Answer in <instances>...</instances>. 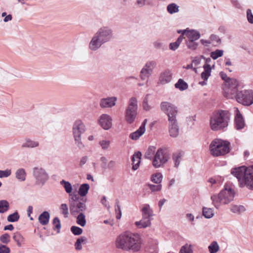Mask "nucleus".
Listing matches in <instances>:
<instances>
[{
	"instance_id": "obj_35",
	"label": "nucleus",
	"mask_w": 253,
	"mask_h": 253,
	"mask_svg": "<svg viewBox=\"0 0 253 253\" xmlns=\"http://www.w3.org/2000/svg\"><path fill=\"white\" fill-rule=\"evenodd\" d=\"M89 187V185L88 184L84 183L81 184L78 191L79 195L83 197L85 196L88 193Z\"/></svg>"
},
{
	"instance_id": "obj_32",
	"label": "nucleus",
	"mask_w": 253,
	"mask_h": 253,
	"mask_svg": "<svg viewBox=\"0 0 253 253\" xmlns=\"http://www.w3.org/2000/svg\"><path fill=\"white\" fill-rule=\"evenodd\" d=\"M49 217L50 214L48 212L45 211L39 215L38 219L41 224L45 225L48 224Z\"/></svg>"
},
{
	"instance_id": "obj_17",
	"label": "nucleus",
	"mask_w": 253,
	"mask_h": 253,
	"mask_svg": "<svg viewBox=\"0 0 253 253\" xmlns=\"http://www.w3.org/2000/svg\"><path fill=\"white\" fill-rule=\"evenodd\" d=\"M147 123V120L145 119L136 130L129 134V138L132 140H138L145 133Z\"/></svg>"
},
{
	"instance_id": "obj_33",
	"label": "nucleus",
	"mask_w": 253,
	"mask_h": 253,
	"mask_svg": "<svg viewBox=\"0 0 253 253\" xmlns=\"http://www.w3.org/2000/svg\"><path fill=\"white\" fill-rule=\"evenodd\" d=\"M87 239L85 237L79 238L75 243V249L79 251L82 250L83 246L86 243Z\"/></svg>"
},
{
	"instance_id": "obj_52",
	"label": "nucleus",
	"mask_w": 253,
	"mask_h": 253,
	"mask_svg": "<svg viewBox=\"0 0 253 253\" xmlns=\"http://www.w3.org/2000/svg\"><path fill=\"white\" fill-rule=\"evenodd\" d=\"M180 253H193L192 246L188 244L185 245L181 247Z\"/></svg>"
},
{
	"instance_id": "obj_51",
	"label": "nucleus",
	"mask_w": 253,
	"mask_h": 253,
	"mask_svg": "<svg viewBox=\"0 0 253 253\" xmlns=\"http://www.w3.org/2000/svg\"><path fill=\"white\" fill-rule=\"evenodd\" d=\"M223 54V51L222 50L217 49L211 53V57L213 59H216L218 57H221Z\"/></svg>"
},
{
	"instance_id": "obj_25",
	"label": "nucleus",
	"mask_w": 253,
	"mask_h": 253,
	"mask_svg": "<svg viewBox=\"0 0 253 253\" xmlns=\"http://www.w3.org/2000/svg\"><path fill=\"white\" fill-rule=\"evenodd\" d=\"M172 79L171 74L169 71H165L162 73L159 78V82L162 84L169 83Z\"/></svg>"
},
{
	"instance_id": "obj_27",
	"label": "nucleus",
	"mask_w": 253,
	"mask_h": 253,
	"mask_svg": "<svg viewBox=\"0 0 253 253\" xmlns=\"http://www.w3.org/2000/svg\"><path fill=\"white\" fill-rule=\"evenodd\" d=\"M247 211L246 207L241 205H233L230 207V211L234 213L242 214Z\"/></svg>"
},
{
	"instance_id": "obj_38",
	"label": "nucleus",
	"mask_w": 253,
	"mask_h": 253,
	"mask_svg": "<svg viewBox=\"0 0 253 253\" xmlns=\"http://www.w3.org/2000/svg\"><path fill=\"white\" fill-rule=\"evenodd\" d=\"M183 40L182 36H180L178 37L177 40L169 44V47L171 50L175 51L179 47Z\"/></svg>"
},
{
	"instance_id": "obj_2",
	"label": "nucleus",
	"mask_w": 253,
	"mask_h": 253,
	"mask_svg": "<svg viewBox=\"0 0 253 253\" xmlns=\"http://www.w3.org/2000/svg\"><path fill=\"white\" fill-rule=\"evenodd\" d=\"M232 173L238 179L241 187H246L253 190V166L249 167L242 166L233 169Z\"/></svg>"
},
{
	"instance_id": "obj_44",
	"label": "nucleus",
	"mask_w": 253,
	"mask_h": 253,
	"mask_svg": "<svg viewBox=\"0 0 253 253\" xmlns=\"http://www.w3.org/2000/svg\"><path fill=\"white\" fill-rule=\"evenodd\" d=\"M9 209V203L5 200L0 201V213H4Z\"/></svg>"
},
{
	"instance_id": "obj_57",
	"label": "nucleus",
	"mask_w": 253,
	"mask_h": 253,
	"mask_svg": "<svg viewBox=\"0 0 253 253\" xmlns=\"http://www.w3.org/2000/svg\"><path fill=\"white\" fill-rule=\"evenodd\" d=\"M149 187L152 192L159 191L161 190L162 188L161 185L150 184L149 185Z\"/></svg>"
},
{
	"instance_id": "obj_56",
	"label": "nucleus",
	"mask_w": 253,
	"mask_h": 253,
	"mask_svg": "<svg viewBox=\"0 0 253 253\" xmlns=\"http://www.w3.org/2000/svg\"><path fill=\"white\" fill-rule=\"evenodd\" d=\"M11 174V171L9 169H6L4 170H0V178L7 177Z\"/></svg>"
},
{
	"instance_id": "obj_45",
	"label": "nucleus",
	"mask_w": 253,
	"mask_h": 253,
	"mask_svg": "<svg viewBox=\"0 0 253 253\" xmlns=\"http://www.w3.org/2000/svg\"><path fill=\"white\" fill-rule=\"evenodd\" d=\"M167 10L170 14L176 13L179 11V6L175 3H171L168 5Z\"/></svg>"
},
{
	"instance_id": "obj_6",
	"label": "nucleus",
	"mask_w": 253,
	"mask_h": 253,
	"mask_svg": "<svg viewBox=\"0 0 253 253\" xmlns=\"http://www.w3.org/2000/svg\"><path fill=\"white\" fill-rule=\"evenodd\" d=\"M170 159V154L169 150L165 147L159 148L153 157L152 165L155 169L163 168Z\"/></svg>"
},
{
	"instance_id": "obj_20",
	"label": "nucleus",
	"mask_w": 253,
	"mask_h": 253,
	"mask_svg": "<svg viewBox=\"0 0 253 253\" xmlns=\"http://www.w3.org/2000/svg\"><path fill=\"white\" fill-rule=\"evenodd\" d=\"M117 101L115 96L103 98L100 100L99 106L102 108H112L116 105Z\"/></svg>"
},
{
	"instance_id": "obj_13",
	"label": "nucleus",
	"mask_w": 253,
	"mask_h": 253,
	"mask_svg": "<svg viewBox=\"0 0 253 253\" xmlns=\"http://www.w3.org/2000/svg\"><path fill=\"white\" fill-rule=\"evenodd\" d=\"M33 176L35 179V183L38 185H43L49 178L45 170L42 168L36 167L33 169Z\"/></svg>"
},
{
	"instance_id": "obj_14",
	"label": "nucleus",
	"mask_w": 253,
	"mask_h": 253,
	"mask_svg": "<svg viewBox=\"0 0 253 253\" xmlns=\"http://www.w3.org/2000/svg\"><path fill=\"white\" fill-rule=\"evenodd\" d=\"M94 35L104 44L112 39L113 31L110 28L103 26L98 29Z\"/></svg>"
},
{
	"instance_id": "obj_62",
	"label": "nucleus",
	"mask_w": 253,
	"mask_h": 253,
	"mask_svg": "<svg viewBox=\"0 0 253 253\" xmlns=\"http://www.w3.org/2000/svg\"><path fill=\"white\" fill-rule=\"evenodd\" d=\"M136 4L138 7H142L146 4H149V2L147 0H137Z\"/></svg>"
},
{
	"instance_id": "obj_10",
	"label": "nucleus",
	"mask_w": 253,
	"mask_h": 253,
	"mask_svg": "<svg viewBox=\"0 0 253 253\" xmlns=\"http://www.w3.org/2000/svg\"><path fill=\"white\" fill-rule=\"evenodd\" d=\"M160 109L167 116L168 122L177 120L178 110L175 104L168 101L162 102L160 104Z\"/></svg>"
},
{
	"instance_id": "obj_16",
	"label": "nucleus",
	"mask_w": 253,
	"mask_h": 253,
	"mask_svg": "<svg viewBox=\"0 0 253 253\" xmlns=\"http://www.w3.org/2000/svg\"><path fill=\"white\" fill-rule=\"evenodd\" d=\"M112 117L107 114H101L97 119L98 125L104 130H108L113 125Z\"/></svg>"
},
{
	"instance_id": "obj_34",
	"label": "nucleus",
	"mask_w": 253,
	"mask_h": 253,
	"mask_svg": "<svg viewBox=\"0 0 253 253\" xmlns=\"http://www.w3.org/2000/svg\"><path fill=\"white\" fill-rule=\"evenodd\" d=\"M13 239L19 247H21L24 244L25 238L20 233H14L13 236Z\"/></svg>"
},
{
	"instance_id": "obj_11",
	"label": "nucleus",
	"mask_w": 253,
	"mask_h": 253,
	"mask_svg": "<svg viewBox=\"0 0 253 253\" xmlns=\"http://www.w3.org/2000/svg\"><path fill=\"white\" fill-rule=\"evenodd\" d=\"M237 101L244 105L249 106L253 103V91L245 90L239 91L236 95Z\"/></svg>"
},
{
	"instance_id": "obj_46",
	"label": "nucleus",
	"mask_w": 253,
	"mask_h": 253,
	"mask_svg": "<svg viewBox=\"0 0 253 253\" xmlns=\"http://www.w3.org/2000/svg\"><path fill=\"white\" fill-rule=\"evenodd\" d=\"M69 194V205L71 206L72 204H76L79 202L78 200L79 199V195L76 193H73L72 192Z\"/></svg>"
},
{
	"instance_id": "obj_29",
	"label": "nucleus",
	"mask_w": 253,
	"mask_h": 253,
	"mask_svg": "<svg viewBox=\"0 0 253 253\" xmlns=\"http://www.w3.org/2000/svg\"><path fill=\"white\" fill-rule=\"evenodd\" d=\"M142 217L150 218L152 219L153 216V211L149 205H145L141 210Z\"/></svg>"
},
{
	"instance_id": "obj_9",
	"label": "nucleus",
	"mask_w": 253,
	"mask_h": 253,
	"mask_svg": "<svg viewBox=\"0 0 253 253\" xmlns=\"http://www.w3.org/2000/svg\"><path fill=\"white\" fill-rule=\"evenodd\" d=\"M240 83L236 79H232L228 82L224 83L223 85V95L227 98H236L238 91V87Z\"/></svg>"
},
{
	"instance_id": "obj_39",
	"label": "nucleus",
	"mask_w": 253,
	"mask_h": 253,
	"mask_svg": "<svg viewBox=\"0 0 253 253\" xmlns=\"http://www.w3.org/2000/svg\"><path fill=\"white\" fill-rule=\"evenodd\" d=\"M163 175L161 172H156L153 174L151 176V180L156 184L160 183L163 179Z\"/></svg>"
},
{
	"instance_id": "obj_26",
	"label": "nucleus",
	"mask_w": 253,
	"mask_h": 253,
	"mask_svg": "<svg viewBox=\"0 0 253 253\" xmlns=\"http://www.w3.org/2000/svg\"><path fill=\"white\" fill-rule=\"evenodd\" d=\"M15 176L19 182H24L27 176L25 169L23 168L17 169L15 172Z\"/></svg>"
},
{
	"instance_id": "obj_43",
	"label": "nucleus",
	"mask_w": 253,
	"mask_h": 253,
	"mask_svg": "<svg viewBox=\"0 0 253 253\" xmlns=\"http://www.w3.org/2000/svg\"><path fill=\"white\" fill-rule=\"evenodd\" d=\"M208 249L210 253H216L219 249V247L216 241H213L208 247Z\"/></svg>"
},
{
	"instance_id": "obj_55",
	"label": "nucleus",
	"mask_w": 253,
	"mask_h": 253,
	"mask_svg": "<svg viewBox=\"0 0 253 253\" xmlns=\"http://www.w3.org/2000/svg\"><path fill=\"white\" fill-rule=\"evenodd\" d=\"M71 231L75 235H80L83 233L82 229L75 226H73L71 227Z\"/></svg>"
},
{
	"instance_id": "obj_30",
	"label": "nucleus",
	"mask_w": 253,
	"mask_h": 253,
	"mask_svg": "<svg viewBox=\"0 0 253 253\" xmlns=\"http://www.w3.org/2000/svg\"><path fill=\"white\" fill-rule=\"evenodd\" d=\"M39 143L38 141L26 139L22 143V147L23 148H34L38 147Z\"/></svg>"
},
{
	"instance_id": "obj_59",
	"label": "nucleus",
	"mask_w": 253,
	"mask_h": 253,
	"mask_svg": "<svg viewBox=\"0 0 253 253\" xmlns=\"http://www.w3.org/2000/svg\"><path fill=\"white\" fill-rule=\"evenodd\" d=\"M247 17L249 23L253 24V14L251 9H248L247 11Z\"/></svg>"
},
{
	"instance_id": "obj_60",
	"label": "nucleus",
	"mask_w": 253,
	"mask_h": 253,
	"mask_svg": "<svg viewBox=\"0 0 253 253\" xmlns=\"http://www.w3.org/2000/svg\"><path fill=\"white\" fill-rule=\"evenodd\" d=\"M10 249L6 246L0 244V253H10Z\"/></svg>"
},
{
	"instance_id": "obj_42",
	"label": "nucleus",
	"mask_w": 253,
	"mask_h": 253,
	"mask_svg": "<svg viewBox=\"0 0 253 253\" xmlns=\"http://www.w3.org/2000/svg\"><path fill=\"white\" fill-rule=\"evenodd\" d=\"M99 144L102 149L103 150H108L111 146V141L108 139L101 140L99 142Z\"/></svg>"
},
{
	"instance_id": "obj_21",
	"label": "nucleus",
	"mask_w": 253,
	"mask_h": 253,
	"mask_svg": "<svg viewBox=\"0 0 253 253\" xmlns=\"http://www.w3.org/2000/svg\"><path fill=\"white\" fill-rule=\"evenodd\" d=\"M104 43L95 35L92 37L88 45L89 50L95 51L98 50Z\"/></svg>"
},
{
	"instance_id": "obj_3",
	"label": "nucleus",
	"mask_w": 253,
	"mask_h": 253,
	"mask_svg": "<svg viewBox=\"0 0 253 253\" xmlns=\"http://www.w3.org/2000/svg\"><path fill=\"white\" fill-rule=\"evenodd\" d=\"M235 191L230 185L225 184L218 194L211 196L212 204L216 209L222 205H226L232 202L235 196Z\"/></svg>"
},
{
	"instance_id": "obj_5",
	"label": "nucleus",
	"mask_w": 253,
	"mask_h": 253,
	"mask_svg": "<svg viewBox=\"0 0 253 253\" xmlns=\"http://www.w3.org/2000/svg\"><path fill=\"white\" fill-rule=\"evenodd\" d=\"M230 143L226 141L215 139L210 145L211 154L214 157L223 156L230 152Z\"/></svg>"
},
{
	"instance_id": "obj_49",
	"label": "nucleus",
	"mask_w": 253,
	"mask_h": 253,
	"mask_svg": "<svg viewBox=\"0 0 253 253\" xmlns=\"http://www.w3.org/2000/svg\"><path fill=\"white\" fill-rule=\"evenodd\" d=\"M19 217L18 213L15 212L12 214H9L7 218V220L9 222H13L18 221Z\"/></svg>"
},
{
	"instance_id": "obj_24",
	"label": "nucleus",
	"mask_w": 253,
	"mask_h": 253,
	"mask_svg": "<svg viewBox=\"0 0 253 253\" xmlns=\"http://www.w3.org/2000/svg\"><path fill=\"white\" fill-rule=\"evenodd\" d=\"M236 117L235 119L236 127L237 129H241L244 127L245 124L242 115L239 110L236 108Z\"/></svg>"
},
{
	"instance_id": "obj_12",
	"label": "nucleus",
	"mask_w": 253,
	"mask_h": 253,
	"mask_svg": "<svg viewBox=\"0 0 253 253\" xmlns=\"http://www.w3.org/2000/svg\"><path fill=\"white\" fill-rule=\"evenodd\" d=\"M155 66L156 63L154 61H149L145 63L141 70L139 77L142 81L145 82V84L148 83Z\"/></svg>"
},
{
	"instance_id": "obj_54",
	"label": "nucleus",
	"mask_w": 253,
	"mask_h": 253,
	"mask_svg": "<svg viewBox=\"0 0 253 253\" xmlns=\"http://www.w3.org/2000/svg\"><path fill=\"white\" fill-rule=\"evenodd\" d=\"M10 240V235L7 233L2 234L0 237V241L3 244H7L9 243Z\"/></svg>"
},
{
	"instance_id": "obj_7",
	"label": "nucleus",
	"mask_w": 253,
	"mask_h": 253,
	"mask_svg": "<svg viewBox=\"0 0 253 253\" xmlns=\"http://www.w3.org/2000/svg\"><path fill=\"white\" fill-rule=\"evenodd\" d=\"M138 101L134 97H131L126 107L125 114V121L128 124L133 123L137 116Z\"/></svg>"
},
{
	"instance_id": "obj_50",
	"label": "nucleus",
	"mask_w": 253,
	"mask_h": 253,
	"mask_svg": "<svg viewBox=\"0 0 253 253\" xmlns=\"http://www.w3.org/2000/svg\"><path fill=\"white\" fill-rule=\"evenodd\" d=\"M204 60L203 56L196 57L192 62V66L195 68L199 67L202 64V61Z\"/></svg>"
},
{
	"instance_id": "obj_47",
	"label": "nucleus",
	"mask_w": 253,
	"mask_h": 253,
	"mask_svg": "<svg viewBox=\"0 0 253 253\" xmlns=\"http://www.w3.org/2000/svg\"><path fill=\"white\" fill-rule=\"evenodd\" d=\"M77 223L81 226L84 227L86 224L85 215L80 213L77 218Z\"/></svg>"
},
{
	"instance_id": "obj_58",
	"label": "nucleus",
	"mask_w": 253,
	"mask_h": 253,
	"mask_svg": "<svg viewBox=\"0 0 253 253\" xmlns=\"http://www.w3.org/2000/svg\"><path fill=\"white\" fill-rule=\"evenodd\" d=\"M219 76L224 81V83L228 82L230 80H232L233 79L228 77L226 74L223 72H220L219 73Z\"/></svg>"
},
{
	"instance_id": "obj_23",
	"label": "nucleus",
	"mask_w": 253,
	"mask_h": 253,
	"mask_svg": "<svg viewBox=\"0 0 253 253\" xmlns=\"http://www.w3.org/2000/svg\"><path fill=\"white\" fill-rule=\"evenodd\" d=\"M151 219L150 218L142 217L139 221L135 222L134 224L138 228H146L151 225Z\"/></svg>"
},
{
	"instance_id": "obj_41",
	"label": "nucleus",
	"mask_w": 253,
	"mask_h": 253,
	"mask_svg": "<svg viewBox=\"0 0 253 253\" xmlns=\"http://www.w3.org/2000/svg\"><path fill=\"white\" fill-rule=\"evenodd\" d=\"M60 184L63 186L67 193L70 194L72 192L73 187L69 181L62 180L60 181Z\"/></svg>"
},
{
	"instance_id": "obj_4",
	"label": "nucleus",
	"mask_w": 253,
	"mask_h": 253,
	"mask_svg": "<svg viewBox=\"0 0 253 253\" xmlns=\"http://www.w3.org/2000/svg\"><path fill=\"white\" fill-rule=\"evenodd\" d=\"M229 119L228 114L219 111L212 114L210 120V127L213 131H217L226 127Z\"/></svg>"
},
{
	"instance_id": "obj_61",
	"label": "nucleus",
	"mask_w": 253,
	"mask_h": 253,
	"mask_svg": "<svg viewBox=\"0 0 253 253\" xmlns=\"http://www.w3.org/2000/svg\"><path fill=\"white\" fill-rule=\"evenodd\" d=\"M53 224L56 228L59 230L61 228L60 222L58 217H55L53 220Z\"/></svg>"
},
{
	"instance_id": "obj_53",
	"label": "nucleus",
	"mask_w": 253,
	"mask_h": 253,
	"mask_svg": "<svg viewBox=\"0 0 253 253\" xmlns=\"http://www.w3.org/2000/svg\"><path fill=\"white\" fill-rule=\"evenodd\" d=\"M142 107L143 109L146 111L150 110L152 108L149 102L148 96H146L143 100L142 103Z\"/></svg>"
},
{
	"instance_id": "obj_15",
	"label": "nucleus",
	"mask_w": 253,
	"mask_h": 253,
	"mask_svg": "<svg viewBox=\"0 0 253 253\" xmlns=\"http://www.w3.org/2000/svg\"><path fill=\"white\" fill-rule=\"evenodd\" d=\"M210 60V59H207L203 65L204 71L201 74V77L203 80V81L200 82L199 83L202 86L207 84L208 79L211 75L212 69L214 68V65L211 66L209 64V61Z\"/></svg>"
},
{
	"instance_id": "obj_18",
	"label": "nucleus",
	"mask_w": 253,
	"mask_h": 253,
	"mask_svg": "<svg viewBox=\"0 0 253 253\" xmlns=\"http://www.w3.org/2000/svg\"><path fill=\"white\" fill-rule=\"evenodd\" d=\"M168 122L169 135L172 138H177L179 135V127L177 120Z\"/></svg>"
},
{
	"instance_id": "obj_40",
	"label": "nucleus",
	"mask_w": 253,
	"mask_h": 253,
	"mask_svg": "<svg viewBox=\"0 0 253 253\" xmlns=\"http://www.w3.org/2000/svg\"><path fill=\"white\" fill-rule=\"evenodd\" d=\"M203 214L206 218H211L214 215L213 209L211 208L204 207L203 209Z\"/></svg>"
},
{
	"instance_id": "obj_37",
	"label": "nucleus",
	"mask_w": 253,
	"mask_h": 253,
	"mask_svg": "<svg viewBox=\"0 0 253 253\" xmlns=\"http://www.w3.org/2000/svg\"><path fill=\"white\" fill-rule=\"evenodd\" d=\"M175 87L181 91L185 90L188 88V84L182 79H180L174 85Z\"/></svg>"
},
{
	"instance_id": "obj_36",
	"label": "nucleus",
	"mask_w": 253,
	"mask_h": 253,
	"mask_svg": "<svg viewBox=\"0 0 253 253\" xmlns=\"http://www.w3.org/2000/svg\"><path fill=\"white\" fill-rule=\"evenodd\" d=\"M182 157V154L180 152H175L173 153L172 156V161L174 166L178 168L180 165Z\"/></svg>"
},
{
	"instance_id": "obj_63",
	"label": "nucleus",
	"mask_w": 253,
	"mask_h": 253,
	"mask_svg": "<svg viewBox=\"0 0 253 253\" xmlns=\"http://www.w3.org/2000/svg\"><path fill=\"white\" fill-rule=\"evenodd\" d=\"M61 210L62 211V212L65 216L67 215L68 214V206L66 204H62L61 205Z\"/></svg>"
},
{
	"instance_id": "obj_1",
	"label": "nucleus",
	"mask_w": 253,
	"mask_h": 253,
	"mask_svg": "<svg viewBox=\"0 0 253 253\" xmlns=\"http://www.w3.org/2000/svg\"><path fill=\"white\" fill-rule=\"evenodd\" d=\"M115 246L118 249L134 253L138 252L142 247V240L137 234L125 232L116 238Z\"/></svg>"
},
{
	"instance_id": "obj_31",
	"label": "nucleus",
	"mask_w": 253,
	"mask_h": 253,
	"mask_svg": "<svg viewBox=\"0 0 253 253\" xmlns=\"http://www.w3.org/2000/svg\"><path fill=\"white\" fill-rule=\"evenodd\" d=\"M156 147L155 146H150L146 150L144 154V157L146 159L152 160L157 151Z\"/></svg>"
},
{
	"instance_id": "obj_48",
	"label": "nucleus",
	"mask_w": 253,
	"mask_h": 253,
	"mask_svg": "<svg viewBox=\"0 0 253 253\" xmlns=\"http://www.w3.org/2000/svg\"><path fill=\"white\" fill-rule=\"evenodd\" d=\"M195 41L186 40V44L189 49L195 50L197 49L198 44Z\"/></svg>"
},
{
	"instance_id": "obj_64",
	"label": "nucleus",
	"mask_w": 253,
	"mask_h": 253,
	"mask_svg": "<svg viewBox=\"0 0 253 253\" xmlns=\"http://www.w3.org/2000/svg\"><path fill=\"white\" fill-rule=\"evenodd\" d=\"M115 210L116 213V218L118 219H120L122 216V211L120 206L117 205L116 207Z\"/></svg>"
},
{
	"instance_id": "obj_19",
	"label": "nucleus",
	"mask_w": 253,
	"mask_h": 253,
	"mask_svg": "<svg viewBox=\"0 0 253 253\" xmlns=\"http://www.w3.org/2000/svg\"><path fill=\"white\" fill-rule=\"evenodd\" d=\"M183 39H186L188 41H196L201 36L200 33L194 30H184L182 32V35Z\"/></svg>"
},
{
	"instance_id": "obj_28",
	"label": "nucleus",
	"mask_w": 253,
	"mask_h": 253,
	"mask_svg": "<svg viewBox=\"0 0 253 253\" xmlns=\"http://www.w3.org/2000/svg\"><path fill=\"white\" fill-rule=\"evenodd\" d=\"M141 157V153L139 152L135 153L133 154L132 161V169L134 170L138 169L140 163V160Z\"/></svg>"
},
{
	"instance_id": "obj_8",
	"label": "nucleus",
	"mask_w": 253,
	"mask_h": 253,
	"mask_svg": "<svg viewBox=\"0 0 253 253\" xmlns=\"http://www.w3.org/2000/svg\"><path fill=\"white\" fill-rule=\"evenodd\" d=\"M85 130V126L82 121L78 120L74 122L72 127L73 135L76 144L80 148L84 147L82 142V135Z\"/></svg>"
},
{
	"instance_id": "obj_22",
	"label": "nucleus",
	"mask_w": 253,
	"mask_h": 253,
	"mask_svg": "<svg viewBox=\"0 0 253 253\" xmlns=\"http://www.w3.org/2000/svg\"><path fill=\"white\" fill-rule=\"evenodd\" d=\"M70 209L71 212L73 214H75L85 211L86 205L84 203L79 202L76 204H72L70 206Z\"/></svg>"
}]
</instances>
